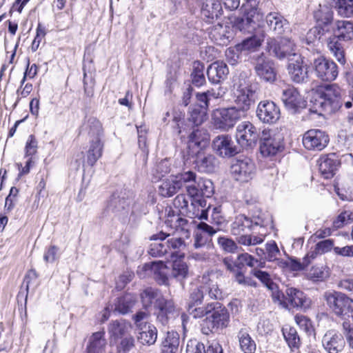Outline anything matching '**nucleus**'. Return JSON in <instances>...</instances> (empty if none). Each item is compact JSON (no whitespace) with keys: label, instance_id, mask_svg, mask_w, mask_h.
Wrapping results in <instances>:
<instances>
[{"label":"nucleus","instance_id":"nucleus-1","mask_svg":"<svg viewBox=\"0 0 353 353\" xmlns=\"http://www.w3.org/2000/svg\"><path fill=\"white\" fill-rule=\"evenodd\" d=\"M254 93L252 85L243 77H238L234 80L233 100L235 104L234 108L243 116L250 107L254 103Z\"/></svg>","mask_w":353,"mask_h":353},{"label":"nucleus","instance_id":"nucleus-2","mask_svg":"<svg viewBox=\"0 0 353 353\" xmlns=\"http://www.w3.org/2000/svg\"><path fill=\"white\" fill-rule=\"evenodd\" d=\"M341 88L335 83L319 86L314 97V105L327 112H332L339 107Z\"/></svg>","mask_w":353,"mask_h":353},{"label":"nucleus","instance_id":"nucleus-3","mask_svg":"<svg viewBox=\"0 0 353 353\" xmlns=\"http://www.w3.org/2000/svg\"><path fill=\"white\" fill-rule=\"evenodd\" d=\"M90 146L87 152V162L93 166L102 157L104 143L103 138L104 132L101 123L93 119L90 125Z\"/></svg>","mask_w":353,"mask_h":353},{"label":"nucleus","instance_id":"nucleus-4","mask_svg":"<svg viewBox=\"0 0 353 353\" xmlns=\"http://www.w3.org/2000/svg\"><path fill=\"white\" fill-rule=\"evenodd\" d=\"M218 303H214V309L201 324V332L205 335L218 332L229 325L230 316L228 309L221 306L216 307Z\"/></svg>","mask_w":353,"mask_h":353},{"label":"nucleus","instance_id":"nucleus-5","mask_svg":"<svg viewBox=\"0 0 353 353\" xmlns=\"http://www.w3.org/2000/svg\"><path fill=\"white\" fill-rule=\"evenodd\" d=\"M327 305L337 316L353 313V299L347 294L335 290H327L323 294Z\"/></svg>","mask_w":353,"mask_h":353},{"label":"nucleus","instance_id":"nucleus-6","mask_svg":"<svg viewBox=\"0 0 353 353\" xmlns=\"http://www.w3.org/2000/svg\"><path fill=\"white\" fill-rule=\"evenodd\" d=\"M296 44L291 39L281 37L278 39L270 38L267 41L266 50L270 56L280 60L287 59L289 61L291 57L299 54L296 52Z\"/></svg>","mask_w":353,"mask_h":353},{"label":"nucleus","instance_id":"nucleus-7","mask_svg":"<svg viewBox=\"0 0 353 353\" xmlns=\"http://www.w3.org/2000/svg\"><path fill=\"white\" fill-rule=\"evenodd\" d=\"M283 148L282 134L275 130H263L260 138V152L263 157H273L281 152Z\"/></svg>","mask_w":353,"mask_h":353},{"label":"nucleus","instance_id":"nucleus-8","mask_svg":"<svg viewBox=\"0 0 353 353\" xmlns=\"http://www.w3.org/2000/svg\"><path fill=\"white\" fill-rule=\"evenodd\" d=\"M243 115L236 108H219L214 111L212 114V122L214 126L222 130H228L234 127L236 123Z\"/></svg>","mask_w":353,"mask_h":353},{"label":"nucleus","instance_id":"nucleus-9","mask_svg":"<svg viewBox=\"0 0 353 353\" xmlns=\"http://www.w3.org/2000/svg\"><path fill=\"white\" fill-rule=\"evenodd\" d=\"M233 178L240 182H248L252 179L256 172L254 162L248 157L235 159L230 169Z\"/></svg>","mask_w":353,"mask_h":353},{"label":"nucleus","instance_id":"nucleus-10","mask_svg":"<svg viewBox=\"0 0 353 353\" xmlns=\"http://www.w3.org/2000/svg\"><path fill=\"white\" fill-rule=\"evenodd\" d=\"M316 76L325 81H334L338 76V66L331 60L323 57L316 58L312 63Z\"/></svg>","mask_w":353,"mask_h":353},{"label":"nucleus","instance_id":"nucleus-11","mask_svg":"<svg viewBox=\"0 0 353 353\" xmlns=\"http://www.w3.org/2000/svg\"><path fill=\"white\" fill-rule=\"evenodd\" d=\"M288 71L291 80L294 83H302L308 79V67L299 54L288 61Z\"/></svg>","mask_w":353,"mask_h":353},{"label":"nucleus","instance_id":"nucleus-12","mask_svg":"<svg viewBox=\"0 0 353 353\" xmlns=\"http://www.w3.org/2000/svg\"><path fill=\"white\" fill-rule=\"evenodd\" d=\"M259 134L256 128L250 122H243L236 129V139L243 148H252L256 145Z\"/></svg>","mask_w":353,"mask_h":353},{"label":"nucleus","instance_id":"nucleus-13","mask_svg":"<svg viewBox=\"0 0 353 353\" xmlns=\"http://www.w3.org/2000/svg\"><path fill=\"white\" fill-rule=\"evenodd\" d=\"M328 143V136L320 130H310L303 134V144L307 150L321 151Z\"/></svg>","mask_w":353,"mask_h":353},{"label":"nucleus","instance_id":"nucleus-14","mask_svg":"<svg viewBox=\"0 0 353 353\" xmlns=\"http://www.w3.org/2000/svg\"><path fill=\"white\" fill-rule=\"evenodd\" d=\"M254 70L256 75L265 82L272 83L276 80V72L273 63L263 54L256 59Z\"/></svg>","mask_w":353,"mask_h":353},{"label":"nucleus","instance_id":"nucleus-15","mask_svg":"<svg viewBox=\"0 0 353 353\" xmlns=\"http://www.w3.org/2000/svg\"><path fill=\"white\" fill-rule=\"evenodd\" d=\"M213 150L220 157H230L238 153V148L228 135L216 137L212 141Z\"/></svg>","mask_w":353,"mask_h":353},{"label":"nucleus","instance_id":"nucleus-16","mask_svg":"<svg viewBox=\"0 0 353 353\" xmlns=\"http://www.w3.org/2000/svg\"><path fill=\"white\" fill-rule=\"evenodd\" d=\"M256 115L263 123H274L279 119L280 109L272 101H261L258 105Z\"/></svg>","mask_w":353,"mask_h":353},{"label":"nucleus","instance_id":"nucleus-17","mask_svg":"<svg viewBox=\"0 0 353 353\" xmlns=\"http://www.w3.org/2000/svg\"><path fill=\"white\" fill-rule=\"evenodd\" d=\"M195 168L200 172L212 173L218 167L219 161L212 154L205 150L196 151L195 160L194 161Z\"/></svg>","mask_w":353,"mask_h":353},{"label":"nucleus","instance_id":"nucleus-18","mask_svg":"<svg viewBox=\"0 0 353 353\" xmlns=\"http://www.w3.org/2000/svg\"><path fill=\"white\" fill-rule=\"evenodd\" d=\"M281 98L285 108L292 113L296 112L303 103L299 91L291 85L287 86L282 90Z\"/></svg>","mask_w":353,"mask_h":353},{"label":"nucleus","instance_id":"nucleus-19","mask_svg":"<svg viewBox=\"0 0 353 353\" xmlns=\"http://www.w3.org/2000/svg\"><path fill=\"white\" fill-rule=\"evenodd\" d=\"M223 13L219 0H203L201 5V15L207 23H212Z\"/></svg>","mask_w":353,"mask_h":353},{"label":"nucleus","instance_id":"nucleus-20","mask_svg":"<svg viewBox=\"0 0 353 353\" xmlns=\"http://www.w3.org/2000/svg\"><path fill=\"white\" fill-rule=\"evenodd\" d=\"M322 344L328 353H339L343 349L345 341L341 334L331 330L324 334Z\"/></svg>","mask_w":353,"mask_h":353},{"label":"nucleus","instance_id":"nucleus-21","mask_svg":"<svg viewBox=\"0 0 353 353\" xmlns=\"http://www.w3.org/2000/svg\"><path fill=\"white\" fill-rule=\"evenodd\" d=\"M221 274L219 272L211 271L203 274L200 282L205 287V292H208V296L212 299H221L223 298L222 291L219 288L214 279Z\"/></svg>","mask_w":353,"mask_h":353},{"label":"nucleus","instance_id":"nucleus-22","mask_svg":"<svg viewBox=\"0 0 353 353\" xmlns=\"http://www.w3.org/2000/svg\"><path fill=\"white\" fill-rule=\"evenodd\" d=\"M318 162L319 171L325 179L332 178L340 165V161L334 153L322 156Z\"/></svg>","mask_w":353,"mask_h":353},{"label":"nucleus","instance_id":"nucleus-23","mask_svg":"<svg viewBox=\"0 0 353 353\" xmlns=\"http://www.w3.org/2000/svg\"><path fill=\"white\" fill-rule=\"evenodd\" d=\"M157 307L158 309L157 319L163 325H167L171 319L177 315L176 309L171 300L161 299L159 301Z\"/></svg>","mask_w":353,"mask_h":353},{"label":"nucleus","instance_id":"nucleus-24","mask_svg":"<svg viewBox=\"0 0 353 353\" xmlns=\"http://www.w3.org/2000/svg\"><path fill=\"white\" fill-rule=\"evenodd\" d=\"M210 136L208 131L203 128H197L189 135L188 147L190 149H198L197 151L204 150L209 145Z\"/></svg>","mask_w":353,"mask_h":353},{"label":"nucleus","instance_id":"nucleus-25","mask_svg":"<svg viewBox=\"0 0 353 353\" xmlns=\"http://www.w3.org/2000/svg\"><path fill=\"white\" fill-rule=\"evenodd\" d=\"M285 301L294 307L308 308L310 301L305 294L294 288H287L285 290Z\"/></svg>","mask_w":353,"mask_h":353},{"label":"nucleus","instance_id":"nucleus-26","mask_svg":"<svg viewBox=\"0 0 353 353\" xmlns=\"http://www.w3.org/2000/svg\"><path fill=\"white\" fill-rule=\"evenodd\" d=\"M228 72L227 65L219 61L210 64L207 70L208 79L212 83H219L225 79Z\"/></svg>","mask_w":353,"mask_h":353},{"label":"nucleus","instance_id":"nucleus-27","mask_svg":"<svg viewBox=\"0 0 353 353\" xmlns=\"http://www.w3.org/2000/svg\"><path fill=\"white\" fill-rule=\"evenodd\" d=\"M145 270H150L160 285H168V267L162 261H152L144 265Z\"/></svg>","mask_w":353,"mask_h":353},{"label":"nucleus","instance_id":"nucleus-28","mask_svg":"<svg viewBox=\"0 0 353 353\" xmlns=\"http://www.w3.org/2000/svg\"><path fill=\"white\" fill-rule=\"evenodd\" d=\"M181 183L175 175H171L168 178L161 181L158 188L159 194L165 198L171 197L181 190Z\"/></svg>","mask_w":353,"mask_h":353},{"label":"nucleus","instance_id":"nucleus-29","mask_svg":"<svg viewBox=\"0 0 353 353\" xmlns=\"http://www.w3.org/2000/svg\"><path fill=\"white\" fill-rule=\"evenodd\" d=\"M170 236V234L163 232L152 236L151 240H160L161 241L152 243L148 251V254L154 257H161L168 253V247H166L165 243L163 241Z\"/></svg>","mask_w":353,"mask_h":353},{"label":"nucleus","instance_id":"nucleus-30","mask_svg":"<svg viewBox=\"0 0 353 353\" xmlns=\"http://www.w3.org/2000/svg\"><path fill=\"white\" fill-rule=\"evenodd\" d=\"M131 330V325L123 319L112 321L108 327L111 340L117 342L126 336Z\"/></svg>","mask_w":353,"mask_h":353},{"label":"nucleus","instance_id":"nucleus-31","mask_svg":"<svg viewBox=\"0 0 353 353\" xmlns=\"http://www.w3.org/2000/svg\"><path fill=\"white\" fill-rule=\"evenodd\" d=\"M334 32L339 41L353 40V22L345 20L337 21L335 23Z\"/></svg>","mask_w":353,"mask_h":353},{"label":"nucleus","instance_id":"nucleus-32","mask_svg":"<svg viewBox=\"0 0 353 353\" xmlns=\"http://www.w3.org/2000/svg\"><path fill=\"white\" fill-rule=\"evenodd\" d=\"M137 340L143 345H151L154 344L157 339V329L151 323L143 325L138 328Z\"/></svg>","mask_w":353,"mask_h":353},{"label":"nucleus","instance_id":"nucleus-33","mask_svg":"<svg viewBox=\"0 0 353 353\" xmlns=\"http://www.w3.org/2000/svg\"><path fill=\"white\" fill-rule=\"evenodd\" d=\"M266 23L276 34H281L284 32L286 20L279 12H270L265 17Z\"/></svg>","mask_w":353,"mask_h":353},{"label":"nucleus","instance_id":"nucleus-34","mask_svg":"<svg viewBox=\"0 0 353 353\" xmlns=\"http://www.w3.org/2000/svg\"><path fill=\"white\" fill-rule=\"evenodd\" d=\"M252 228L253 221L243 214H239L235 217L234 221L232 223L230 230L233 235L239 236L245 232L246 229L251 230Z\"/></svg>","mask_w":353,"mask_h":353},{"label":"nucleus","instance_id":"nucleus-35","mask_svg":"<svg viewBox=\"0 0 353 353\" xmlns=\"http://www.w3.org/2000/svg\"><path fill=\"white\" fill-rule=\"evenodd\" d=\"M239 346L244 353H254L256 349L255 341L250 336L248 330L241 329L237 334Z\"/></svg>","mask_w":353,"mask_h":353},{"label":"nucleus","instance_id":"nucleus-36","mask_svg":"<svg viewBox=\"0 0 353 353\" xmlns=\"http://www.w3.org/2000/svg\"><path fill=\"white\" fill-rule=\"evenodd\" d=\"M104 332H97L90 338L87 346L88 353H102L106 345Z\"/></svg>","mask_w":353,"mask_h":353},{"label":"nucleus","instance_id":"nucleus-37","mask_svg":"<svg viewBox=\"0 0 353 353\" xmlns=\"http://www.w3.org/2000/svg\"><path fill=\"white\" fill-rule=\"evenodd\" d=\"M179 345V336L176 332H168L162 342L161 353H177Z\"/></svg>","mask_w":353,"mask_h":353},{"label":"nucleus","instance_id":"nucleus-38","mask_svg":"<svg viewBox=\"0 0 353 353\" xmlns=\"http://www.w3.org/2000/svg\"><path fill=\"white\" fill-rule=\"evenodd\" d=\"M136 302V297L133 294H126L118 298L115 303V310L119 313L125 314L130 311Z\"/></svg>","mask_w":353,"mask_h":353},{"label":"nucleus","instance_id":"nucleus-39","mask_svg":"<svg viewBox=\"0 0 353 353\" xmlns=\"http://www.w3.org/2000/svg\"><path fill=\"white\" fill-rule=\"evenodd\" d=\"M188 267L182 260H174L172 263L171 276L177 281H182L188 276Z\"/></svg>","mask_w":353,"mask_h":353},{"label":"nucleus","instance_id":"nucleus-40","mask_svg":"<svg viewBox=\"0 0 353 353\" xmlns=\"http://www.w3.org/2000/svg\"><path fill=\"white\" fill-rule=\"evenodd\" d=\"M188 120L195 126L201 125L207 119V111L202 110L199 106L190 107Z\"/></svg>","mask_w":353,"mask_h":353},{"label":"nucleus","instance_id":"nucleus-41","mask_svg":"<svg viewBox=\"0 0 353 353\" xmlns=\"http://www.w3.org/2000/svg\"><path fill=\"white\" fill-rule=\"evenodd\" d=\"M263 19V14L259 8V6H245L244 20L247 23H253L254 25Z\"/></svg>","mask_w":353,"mask_h":353},{"label":"nucleus","instance_id":"nucleus-42","mask_svg":"<svg viewBox=\"0 0 353 353\" xmlns=\"http://www.w3.org/2000/svg\"><path fill=\"white\" fill-rule=\"evenodd\" d=\"M329 276L328 269L325 265L312 266L307 273V278L314 282L322 281Z\"/></svg>","mask_w":353,"mask_h":353},{"label":"nucleus","instance_id":"nucleus-43","mask_svg":"<svg viewBox=\"0 0 353 353\" xmlns=\"http://www.w3.org/2000/svg\"><path fill=\"white\" fill-rule=\"evenodd\" d=\"M204 65L199 61L194 62L193 72L192 73V82L197 87L203 85L205 83V78L203 73Z\"/></svg>","mask_w":353,"mask_h":353},{"label":"nucleus","instance_id":"nucleus-44","mask_svg":"<svg viewBox=\"0 0 353 353\" xmlns=\"http://www.w3.org/2000/svg\"><path fill=\"white\" fill-rule=\"evenodd\" d=\"M159 292L157 290L152 288H148L143 291L141 294V301L145 308L151 306L154 300H157V303L161 300L158 298Z\"/></svg>","mask_w":353,"mask_h":353},{"label":"nucleus","instance_id":"nucleus-45","mask_svg":"<svg viewBox=\"0 0 353 353\" xmlns=\"http://www.w3.org/2000/svg\"><path fill=\"white\" fill-rule=\"evenodd\" d=\"M214 309V303H208L204 307H194L190 304L188 307V312L195 319L201 318L204 316H209L212 310Z\"/></svg>","mask_w":353,"mask_h":353},{"label":"nucleus","instance_id":"nucleus-46","mask_svg":"<svg viewBox=\"0 0 353 353\" xmlns=\"http://www.w3.org/2000/svg\"><path fill=\"white\" fill-rule=\"evenodd\" d=\"M283 332L289 347L298 349L301 344V341L296 329L290 327L288 330H283Z\"/></svg>","mask_w":353,"mask_h":353},{"label":"nucleus","instance_id":"nucleus-47","mask_svg":"<svg viewBox=\"0 0 353 353\" xmlns=\"http://www.w3.org/2000/svg\"><path fill=\"white\" fill-rule=\"evenodd\" d=\"M225 30L222 25L218 24L214 26L210 32V37L215 43L218 45H225L228 38L225 37Z\"/></svg>","mask_w":353,"mask_h":353},{"label":"nucleus","instance_id":"nucleus-48","mask_svg":"<svg viewBox=\"0 0 353 353\" xmlns=\"http://www.w3.org/2000/svg\"><path fill=\"white\" fill-rule=\"evenodd\" d=\"M263 39L257 36H253L245 39L241 44L237 46V49L241 50L252 51L255 50L261 46Z\"/></svg>","mask_w":353,"mask_h":353},{"label":"nucleus","instance_id":"nucleus-49","mask_svg":"<svg viewBox=\"0 0 353 353\" xmlns=\"http://www.w3.org/2000/svg\"><path fill=\"white\" fill-rule=\"evenodd\" d=\"M251 274L259 279L269 290H274L277 288L276 284L272 281L270 275L267 272L253 269L251 270Z\"/></svg>","mask_w":353,"mask_h":353},{"label":"nucleus","instance_id":"nucleus-50","mask_svg":"<svg viewBox=\"0 0 353 353\" xmlns=\"http://www.w3.org/2000/svg\"><path fill=\"white\" fill-rule=\"evenodd\" d=\"M339 15L343 17L353 16V0H339L336 4Z\"/></svg>","mask_w":353,"mask_h":353},{"label":"nucleus","instance_id":"nucleus-51","mask_svg":"<svg viewBox=\"0 0 353 353\" xmlns=\"http://www.w3.org/2000/svg\"><path fill=\"white\" fill-rule=\"evenodd\" d=\"M168 225L172 228H174L176 231L188 232V221L184 218H181L178 215H173L170 219L166 221Z\"/></svg>","mask_w":353,"mask_h":353},{"label":"nucleus","instance_id":"nucleus-52","mask_svg":"<svg viewBox=\"0 0 353 353\" xmlns=\"http://www.w3.org/2000/svg\"><path fill=\"white\" fill-rule=\"evenodd\" d=\"M214 192L212 182L206 179L199 178V196L211 197Z\"/></svg>","mask_w":353,"mask_h":353},{"label":"nucleus","instance_id":"nucleus-53","mask_svg":"<svg viewBox=\"0 0 353 353\" xmlns=\"http://www.w3.org/2000/svg\"><path fill=\"white\" fill-rule=\"evenodd\" d=\"M258 259H255L248 252L239 254L236 259V265L238 269H241L245 265L253 268L256 263H258Z\"/></svg>","mask_w":353,"mask_h":353},{"label":"nucleus","instance_id":"nucleus-54","mask_svg":"<svg viewBox=\"0 0 353 353\" xmlns=\"http://www.w3.org/2000/svg\"><path fill=\"white\" fill-rule=\"evenodd\" d=\"M217 243L221 248L228 253H234L238 251L239 247L232 239L221 236L218 238Z\"/></svg>","mask_w":353,"mask_h":353},{"label":"nucleus","instance_id":"nucleus-55","mask_svg":"<svg viewBox=\"0 0 353 353\" xmlns=\"http://www.w3.org/2000/svg\"><path fill=\"white\" fill-rule=\"evenodd\" d=\"M171 168L170 163L166 159H164L155 165L152 172L155 179H159L168 174Z\"/></svg>","mask_w":353,"mask_h":353},{"label":"nucleus","instance_id":"nucleus-56","mask_svg":"<svg viewBox=\"0 0 353 353\" xmlns=\"http://www.w3.org/2000/svg\"><path fill=\"white\" fill-rule=\"evenodd\" d=\"M265 259L268 261H275L280 256V250L275 241H270L265 244Z\"/></svg>","mask_w":353,"mask_h":353},{"label":"nucleus","instance_id":"nucleus-57","mask_svg":"<svg viewBox=\"0 0 353 353\" xmlns=\"http://www.w3.org/2000/svg\"><path fill=\"white\" fill-rule=\"evenodd\" d=\"M175 176L177 177L178 181L181 183V188H182L183 186H188L191 183L196 182L197 176L193 171H185L175 175Z\"/></svg>","mask_w":353,"mask_h":353},{"label":"nucleus","instance_id":"nucleus-58","mask_svg":"<svg viewBox=\"0 0 353 353\" xmlns=\"http://www.w3.org/2000/svg\"><path fill=\"white\" fill-rule=\"evenodd\" d=\"M353 221V213L350 211L342 212L333 221L334 228L339 229L345 225L352 223Z\"/></svg>","mask_w":353,"mask_h":353},{"label":"nucleus","instance_id":"nucleus-59","mask_svg":"<svg viewBox=\"0 0 353 353\" xmlns=\"http://www.w3.org/2000/svg\"><path fill=\"white\" fill-rule=\"evenodd\" d=\"M189 199L188 194H179L173 201V205L178 208L181 213H187L188 211Z\"/></svg>","mask_w":353,"mask_h":353},{"label":"nucleus","instance_id":"nucleus-60","mask_svg":"<svg viewBox=\"0 0 353 353\" xmlns=\"http://www.w3.org/2000/svg\"><path fill=\"white\" fill-rule=\"evenodd\" d=\"M168 251L173 250L174 252L181 250L185 247L183 239L181 237L172 236L165 241Z\"/></svg>","mask_w":353,"mask_h":353},{"label":"nucleus","instance_id":"nucleus-61","mask_svg":"<svg viewBox=\"0 0 353 353\" xmlns=\"http://www.w3.org/2000/svg\"><path fill=\"white\" fill-rule=\"evenodd\" d=\"M327 47L333 52L336 59L341 63L345 62L344 52L335 39L327 43Z\"/></svg>","mask_w":353,"mask_h":353},{"label":"nucleus","instance_id":"nucleus-62","mask_svg":"<svg viewBox=\"0 0 353 353\" xmlns=\"http://www.w3.org/2000/svg\"><path fill=\"white\" fill-rule=\"evenodd\" d=\"M194 239V247L196 249H199V248L208 249L210 248V245L207 243L208 241H210V239L208 238L206 234L199 232L197 230L195 232Z\"/></svg>","mask_w":353,"mask_h":353},{"label":"nucleus","instance_id":"nucleus-63","mask_svg":"<svg viewBox=\"0 0 353 353\" xmlns=\"http://www.w3.org/2000/svg\"><path fill=\"white\" fill-rule=\"evenodd\" d=\"M38 142L33 134L28 137L25 146L26 157H32L37 152Z\"/></svg>","mask_w":353,"mask_h":353},{"label":"nucleus","instance_id":"nucleus-64","mask_svg":"<svg viewBox=\"0 0 353 353\" xmlns=\"http://www.w3.org/2000/svg\"><path fill=\"white\" fill-rule=\"evenodd\" d=\"M343 333L345 335L349 346L353 349V326L350 319H345L342 323Z\"/></svg>","mask_w":353,"mask_h":353}]
</instances>
